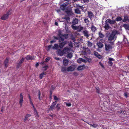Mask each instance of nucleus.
<instances>
[{
  "mask_svg": "<svg viewBox=\"0 0 129 129\" xmlns=\"http://www.w3.org/2000/svg\"><path fill=\"white\" fill-rule=\"evenodd\" d=\"M70 50V48L67 47H66L63 49V51H61L60 50L58 51V54L60 56L63 55L64 53L67 54L68 52Z\"/></svg>",
  "mask_w": 129,
  "mask_h": 129,
  "instance_id": "obj_3",
  "label": "nucleus"
},
{
  "mask_svg": "<svg viewBox=\"0 0 129 129\" xmlns=\"http://www.w3.org/2000/svg\"><path fill=\"white\" fill-rule=\"evenodd\" d=\"M79 8L81 9L82 10H83L84 8L82 6H80V7H79Z\"/></svg>",
  "mask_w": 129,
  "mask_h": 129,
  "instance_id": "obj_59",
  "label": "nucleus"
},
{
  "mask_svg": "<svg viewBox=\"0 0 129 129\" xmlns=\"http://www.w3.org/2000/svg\"><path fill=\"white\" fill-rule=\"evenodd\" d=\"M78 22V20L76 18H75L74 19L72 22V23L73 25H75L77 24Z\"/></svg>",
  "mask_w": 129,
  "mask_h": 129,
  "instance_id": "obj_26",
  "label": "nucleus"
},
{
  "mask_svg": "<svg viewBox=\"0 0 129 129\" xmlns=\"http://www.w3.org/2000/svg\"><path fill=\"white\" fill-rule=\"evenodd\" d=\"M39 65V64L38 63H37L36 64V67H37Z\"/></svg>",
  "mask_w": 129,
  "mask_h": 129,
  "instance_id": "obj_64",
  "label": "nucleus"
},
{
  "mask_svg": "<svg viewBox=\"0 0 129 129\" xmlns=\"http://www.w3.org/2000/svg\"><path fill=\"white\" fill-rule=\"evenodd\" d=\"M97 45L98 47L99 48H101L103 46V45L100 42H98Z\"/></svg>",
  "mask_w": 129,
  "mask_h": 129,
  "instance_id": "obj_28",
  "label": "nucleus"
},
{
  "mask_svg": "<svg viewBox=\"0 0 129 129\" xmlns=\"http://www.w3.org/2000/svg\"><path fill=\"white\" fill-rule=\"evenodd\" d=\"M74 74L75 76H77L78 75L77 73L76 72L74 73Z\"/></svg>",
  "mask_w": 129,
  "mask_h": 129,
  "instance_id": "obj_60",
  "label": "nucleus"
},
{
  "mask_svg": "<svg viewBox=\"0 0 129 129\" xmlns=\"http://www.w3.org/2000/svg\"><path fill=\"white\" fill-rule=\"evenodd\" d=\"M46 73L43 72L40 75L39 78L40 79H42L44 76L46 75Z\"/></svg>",
  "mask_w": 129,
  "mask_h": 129,
  "instance_id": "obj_29",
  "label": "nucleus"
},
{
  "mask_svg": "<svg viewBox=\"0 0 129 129\" xmlns=\"http://www.w3.org/2000/svg\"><path fill=\"white\" fill-rule=\"evenodd\" d=\"M50 57H48L46 58L45 61L46 62H47L50 59Z\"/></svg>",
  "mask_w": 129,
  "mask_h": 129,
  "instance_id": "obj_53",
  "label": "nucleus"
},
{
  "mask_svg": "<svg viewBox=\"0 0 129 129\" xmlns=\"http://www.w3.org/2000/svg\"><path fill=\"white\" fill-rule=\"evenodd\" d=\"M125 41V43H127L128 42L127 41V39L126 38H124L123 39V43H124V41Z\"/></svg>",
  "mask_w": 129,
  "mask_h": 129,
  "instance_id": "obj_52",
  "label": "nucleus"
},
{
  "mask_svg": "<svg viewBox=\"0 0 129 129\" xmlns=\"http://www.w3.org/2000/svg\"><path fill=\"white\" fill-rule=\"evenodd\" d=\"M64 103L66 104V106L68 107H70L71 105V104L70 103H68L66 102H64Z\"/></svg>",
  "mask_w": 129,
  "mask_h": 129,
  "instance_id": "obj_47",
  "label": "nucleus"
},
{
  "mask_svg": "<svg viewBox=\"0 0 129 129\" xmlns=\"http://www.w3.org/2000/svg\"><path fill=\"white\" fill-rule=\"evenodd\" d=\"M56 42V41L55 40H52L50 42L51 43H53Z\"/></svg>",
  "mask_w": 129,
  "mask_h": 129,
  "instance_id": "obj_61",
  "label": "nucleus"
},
{
  "mask_svg": "<svg viewBox=\"0 0 129 129\" xmlns=\"http://www.w3.org/2000/svg\"><path fill=\"white\" fill-rule=\"evenodd\" d=\"M57 103L56 101H55L53 103L52 105L50 106V108H49V109L50 110H52L54 109L55 106Z\"/></svg>",
  "mask_w": 129,
  "mask_h": 129,
  "instance_id": "obj_9",
  "label": "nucleus"
},
{
  "mask_svg": "<svg viewBox=\"0 0 129 129\" xmlns=\"http://www.w3.org/2000/svg\"><path fill=\"white\" fill-rule=\"evenodd\" d=\"M98 35H99V37L100 38H103L104 36V35L102 33L100 32H99L98 33Z\"/></svg>",
  "mask_w": 129,
  "mask_h": 129,
  "instance_id": "obj_32",
  "label": "nucleus"
},
{
  "mask_svg": "<svg viewBox=\"0 0 129 129\" xmlns=\"http://www.w3.org/2000/svg\"><path fill=\"white\" fill-rule=\"evenodd\" d=\"M122 19V18L119 17H118L116 19L115 21H121Z\"/></svg>",
  "mask_w": 129,
  "mask_h": 129,
  "instance_id": "obj_36",
  "label": "nucleus"
},
{
  "mask_svg": "<svg viewBox=\"0 0 129 129\" xmlns=\"http://www.w3.org/2000/svg\"><path fill=\"white\" fill-rule=\"evenodd\" d=\"M88 46L89 47H91L92 46V43L89 41L87 42Z\"/></svg>",
  "mask_w": 129,
  "mask_h": 129,
  "instance_id": "obj_42",
  "label": "nucleus"
},
{
  "mask_svg": "<svg viewBox=\"0 0 129 129\" xmlns=\"http://www.w3.org/2000/svg\"><path fill=\"white\" fill-rule=\"evenodd\" d=\"M59 47V46L58 44H55L54 46L52 47V49H54L57 50Z\"/></svg>",
  "mask_w": 129,
  "mask_h": 129,
  "instance_id": "obj_19",
  "label": "nucleus"
},
{
  "mask_svg": "<svg viewBox=\"0 0 129 129\" xmlns=\"http://www.w3.org/2000/svg\"><path fill=\"white\" fill-rule=\"evenodd\" d=\"M105 49L107 51H110L111 49L112 48V46L110 44H106L105 45Z\"/></svg>",
  "mask_w": 129,
  "mask_h": 129,
  "instance_id": "obj_6",
  "label": "nucleus"
},
{
  "mask_svg": "<svg viewBox=\"0 0 129 129\" xmlns=\"http://www.w3.org/2000/svg\"><path fill=\"white\" fill-rule=\"evenodd\" d=\"M62 19H65L67 23H69L70 18L69 17L66 16L62 18Z\"/></svg>",
  "mask_w": 129,
  "mask_h": 129,
  "instance_id": "obj_30",
  "label": "nucleus"
},
{
  "mask_svg": "<svg viewBox=\"0 0 129 129\" xmlns=\"http://www.w3.org/2000/svg\"><path fill=\"white\" fill-rule=\"evenodd\" d=\"M23 96L22 93H21L20 95V98L19 99V104L20 105V106H22L23 102Z\"/></svg>",
  "mask_w": 129,
  "mask_h": 129,
  "instance_id": "obj_8",
  "label": "nucleus"
},
{
  "mask_svg": "<svg viewBox=\"0 0 129 129\" xmlns=\"http://www.w3.org/2000/svg\"><path fill=\"white\" fill-rule=\"evenodd\" d=\"M75 68V66H71L67 68V71H73Z\"/></svg>",
  "mask_w": 129,
  "mask_h": 129,
  "instance_id": "obj_10",
  "label": "nucleus"
},
{
  "mask_svg": "<svg viewBox=\"0 0 129 129\" xmlns=\"http://www.w3.org/2000/svg\"><path fill=\"white\" fill-rule=\"evenodd\" d=\"M11 10H10L7 12L6 14L4 15L1 18V19L2 20H5L7 19L9 15H11Z\"/></svg>",
  "mask_w": 129,
  "mask_h": 129,
  "instance_id": "obj_5",
  "label": "nucleus"
},
{
  "mask_svg": "<svg viewBox=\"0 0 129 129\" xmlns=\"http://www.w3.org/2000/svg\"><path fill=\"white\" fill-rule=\"evenodd\" d=\"M100 41L102 42H104V40H100Z\"/></svg>",
  "mask_w": 129,
  "mask_h": 129,
  "instance_id": "obj_63",
  "label": "nucleus"
},
{
  "mask_svg": "<svg viewBox=\"0 0 129 129\" xmlns=\"http://www.w3.org/2000/svg\"><path fill=\"white\" fill-rule=\"evenodd\" d=\"M28 98L29 99V101H30V104L32 105V106H33V103L31 99V98L30 96L29 95L28 96Z\"/></svg>",
  "mask_w": 129,
  "mask_h": 129,
  "instance_id": "obj_39",
  "label": "nucleus"
},
{
  "mask_svg": "<svg viewBox=\"0 0 129 129\" xmlns=\"http://www.w3.org/2000/svg\"><path fill=\"white\" fill-rule=\"evenodd\" d=\"M88 124L90 125L92 127H93L94 128H96L98 126V125L96 124H89V123H88Z\"/></svg>",
  "mask_w": 129,
  "mask_h": 129,
  "instance_id": "obj_38",
  "label": "nucleus"
},
{
  "mask_svg": "<svg viewBox=\"0 0 129 129\" xmlns=\"http://www.w3.org/2000/svg\"><path fill=\"white\" fill-rule=\"evenodd\" d=\"M75 12L76 13L80 14L81 13V11L78 8H76L75 10Z\"/></svg>",
  "mask_w": 129,
  "mask_h": 129,
  "instance_id": "obj_34",
  "label": "nucleus"
},
{
  "mask_svg": "<svg viewBox=\"0 0 129 129\" xmlns=\"http://www.w3.org/2000/svg\"><path fill=\"white\" fill-rule=\"evenodd\" d=\"M124 95L126 98H127L128 96L127 94L126 93H125Z\"/></svg>",
  "mask_w": 129,
  "mask_h": 129,
  "instance_id": "obj_58",
  "label": "nucleus"
},
{
  "mask_svg": "<svg viewBox=\"0 0 129 129\" xmlns=\"http://www.w3.org/2000/svg\"><path fill=\"white\" fill-rule=\"evenodd\" d=\"M31 116V115L29 114H27L25 116L24 121H25L28 119V117H30Z\"/></svg>",
  "mask_w": 129,
  "mask_h": 129,
  "instance_id": "obj_37",
  "label": "nucleus"
},
{
  "mask_svg": "<svg viewBox=\"0 0 129 129\" xmlns=\"http://www.w3.org/2000/svg\"><path fill=\"white\" fill-rule=\"evenodd\" d=\"M109 61L108 62V65L109 66H111L113 64V63L112 62V61H114V59L113 58H109Z\"/></svg>",
  "mask_w": 129,
  "mask_h": 129,
  "instance_id": "obj_13",
  "label": "nucleus"
},
{
  "mask_svg": "<svg viewBox=\"0 0 129 129\" xmlns=\"http://www.w3.org/2000/svg\"><path fill=\"white\" fill-rule=\"evenodd\" d=\"M82 1L85 3H87L89 2V0H82Z\"/></svg>",
  "mask_w": 129,
  "mask_h": 129,
  "instance_id": "obj_55",
  "label": "nucleus"
},
{
  "mask_svg": "<svg viewBox=\"0 0 129 129\" xmlns=\"http://www.w3.org/2000/svg\"><path fill=\"white\" fill-rule=\"evenodd\" d=\"M65 7L62 5L61 6L60 8L61 10H64L65 9Z\"/></svg>",
  "mask_w": 129,
  "mask_h": 129,
  "instance_id": "obj_49",
  "label": "nucleus"
},
{
  "mask_svg": "<svg viewBox=\"0 0 129 129\" xmlns=\"http://www.w3.org/2000/svg\"><path fill=\"white\" fill-rule=\"evenodd\" d=\"M96 92L97 93H98L100 94V93L99 92L100 90H99V89L98 87H96Z\"/></svg>",
  "mask_w": 129,
  "mask_h": 129,
  "instance_id": "obj_51",
  "label": "nucleus"
},
{
  "mask_svg": "<svg viewBox=\"0 0 129 129\" xmlns=\"http://www.w3.org/2000/svg\"><path fill=\"white\" fill-rule=\"evenodd\" d=\"M107 21L110 24H114L116 23L115 20H112L111 19H107Z\"/></svg>",
  "mask_w": 129,
  "mask_h": 129,
  "instance_id": "obj_23",
  "label": "nucleus"
},
{
  "mask_svg": "<svg viewBox=\"0 0 129 129\" xmlns=\"http://www.w3.org/2000/svg\"><path fill=\"white\" fill-rule=\"evenodd\" d=\"M83 29V28L82 27H78L77 31H78L80 32Z\"/></svg>",
  "mask_w": 129,
  "mask_h": 129,
  "instance_id": "obj_44",
  "label": "nucleus"
},
{
  "mask_svg": "<svg viewBox=\"0 0 129 129\" xmlns=\"http://www.w3.org/2000/svg\"><path fill=\"white\" fill-rule=\"evenodd\" d=\"M69 3V1H67L65 3H64L63 5L66 7L68 4Z\"/></svg>",
  "mask_w": 129,
  "mask_h": 129,
  "instance_id": "obj_46",
  "label": "nucleus"
},
{
  "mask_svg": "<svg viewBox=\"0 0 129 129\" xmlns=\"http://www.w3.org/2000/svg\"><path fill=\"white\" fill-rule=\"evenodd\" d=\"M85 68V66L84 65L80 66L78 67L77 68V70L78 71L83 70H84Z\"/></svg>",
  "mask_w": 129,
  "mask_h": 129,
  "instance_id": "obj_18",
  "label": "nucleus"
},
{
  "mask_svg": "<svg viewBox=\"0 0 129 129\" xmlns=\"http://www.w3.org/2000/svg\"><path fill=\"white\" fill-rule=\"evenodd\" d=\"M83 51L85 53H90V50L88 47H83Z\"/></svg>",
  "mask_w": 129,
  "mask_h": 129,
  "instance_id": "obj_14",
  "label": "nucleus"
},
{
  "mask_svg": "<svg viewBox=\"0 0 129 129\" xmlns=\"http://www.w3.org/2000/svg\"><path fill=\"white\" fill-rule=\"evenodd\" d=\"M128 20V17L126 16H125L123 21V22H125L127 21Z\"/></svg>",
  "mask_w": 129,
  "mask_h": 129,
  "instance_id": "obj_41",
  "label": "nucleus"
},
{
  "mask_svg": "<svg viewBox=\"0 0 129 129\" xmlns=\"http://www.w3.org/2000/svg\"><path fill=\"white\" fill-rule=\"evenodd\" d=\"M104 28L106 29H108L109 28V25L107 23H105Z\"/></svg>",
  "mask_w": 129,
  "mask_h": 129,
  "instance_id": "obj_35",
  "label": "nucleus"
},
{
  "mask_svg": "<svg viewBox=\"0 0 129 129\" xmlns=\"http://www.w3.org/2000/svg\"><path fill=\"white\" fill-rule=\"evenodd\" d=\"M55 59L56 60H60V58H59L55 57Z\"/></svg>",
  "mask_w": 129,
  "mask_h": 129,
  "instance_id": "obj_62",
  "label": "nucleus"
},
{
  "mask_svg": "<svg viewBox=\"0 0 129 129\" xmlns=\"http://www.w3.org/2000/svg\"><path fill=\"white\" fill-rule=\"evenodd\" d=\"M67 44V42L65 41L63 42L62 43H60L59 44V47L60 48H63V46L66 44Z\"/></svg>",
  "mask_w": 129,
  "mask_h": 129,
  "instance_id": "obj_12",
  "label": "nucleus"
},
{
  "mask_svg": "<svg viewBox=\"0 0 129 129\" xmlns=\"http://www.w3.org/2000/svg\"><path fill=\"white\" fill-rule=\"evenodd\" d=\"M41 94L40 91L39 90L38 94V98L39 99V100L40 101L41 99H42V98L44 97V94L43 93H42V96H41Z\"/></svg>",
  "mask_w": 129,
  "mask_h": 129,
  "instance_id": "obj_17",
  "label": "nucleus"
},
{
  "mask_svg": "<svg viewBox=\"0 0 129 129\" xmlns=\"http://www.w3.org/2000/svg\"><path fill=\"white\" fill-rule=\"evenodd\" d=\"M56 107L57 108L58 110H59L60 109V106H59V104H57V106H56Z\"/></svg>",
  "mask_w": 129,
  "mask_h": 129,
  "instance_id": "obj_54",
  "label": "nucleus"
},
{
  "mask_svg": "<svg viewBox=\"0 0 129 129\" xmlns=\"http://www.w3.org/2000/svg\"><path fill=\"white\" fill-rule=\"evenodd\" d=\"M54 98L55 100H58L59 99V98L55 95L54 96Z\"/></svg>",
  "mask_w": 129,
  "mask_h": 129,
  "instance_id": "obj_50",
  "label": "nucleus"
},
{
  "mask_svg": "<svg viewBox=\"0 0 129 129\" xmlns=\"http://www.w3.org/2000/svg\"><path fill=\"white\" fill-rule=\"evenodd\" d=\"M87 14L88 17L90 18H91L94 15L93 13L91 12L88 11Z\"/></svg>",
  "mask_w": 129,
  "mask_h": 129,
  "instance_id": "obj_21",
  "label": "nucleus"
},
{
  "mask_svg": "<svg viewBox=\"0 0 129 129\" xmlns=\"http://www.w3.org/2000/svg\"><path fill=\"white\" fill-rule=\"evenodd\" d=\"M60 32V31L59 32V34L58 35V36L60 37L59 38L55 36H54V38L55 39L59 40L60 42L63 41L64 40V38L65 39L68 38V35L66 34L64 35L62 34Z\"/></svg>",
  "mask_w": 129,
  "mask_h": 129,
  "instance_id": "obj_2",
  "label": "nucleus"
},
{
  "mask_svg": "<svg viewBox=\"0 0 129 129\" xmlns=\"http://www.w3.org/2000/svg\"><path fill=\"white\" fill-rule=\"evenodd\" d=\"M48 68V66H46L43 67V69L44 71H46Z\"/></svg>",
  "mask_w": 129,
  "mask_h": 129,
  "instance_id": "obj_45",
  "label": "nucleus"
},
{
  "mask_svg": "<svg viewBox=\"0 0 129 129\" xmlns=\"http://www.w3.org/2000/svg\"><path fill=\"white\" fill-rule=\"evenodd\" d=\"M123 27L126 29L129 30V25L128 24H124Z\"/></svg>",
  "mask_w": 129,
  "mask_h": 129,
  "instance_id": "obj_33",
  "label": "nucleus"
},
{
  "mask_svg": "<svg viewBox=\"0 0 129 129\" xmlns=\"http://www.w3.org/2000/svg\"><path fill=\"white\" fill-rule=\"evenodd\" d=\"M33 107L34 108V114L35 116L36 117V118L38 117L39 116L37 110L34 107V105H33Z\"/></svg>",
  "mask_w": 129,
  "mask_h": 129,
  "instance_id": "obj_16",
  "label": "nucleus"
},
{
  "mask_svg": "<svg viewBox=\"0 0 129 129\" xmlns=\"http://www.w3.org/2000/svg\"><path fill=\"white\" fill-rule=\"evenodd\" d=\"M94 55L99 59H101L102 58V56L96 52H94Z\"/></svg>",
  "mask_w": 129,
  "mask_h": 129,
  "instance_id": "obj_15",
  "label": "nucleus"
},
{
  "mask_svg": "<svg viewBox=\"0 0 129 129\" xmlns=\"http://www.w3.org/2000/svg\"><path fill=\"white\" fill-rule=\"evenodd\" d=\"M24 59V58H22V59L19 62L17 63V66L18 68L19 66H20V65L23 62Z\"/></svg>",
  "mask_w": 129,
  "mask_h": 129,
  "instance_id": "obj_20",
  "label": "nucleus"
},
{
  "mask_svg": "<svg viewBox=\"0 0 129 129\" xmlns=\"http://www.w3.org/2000/svg\"><path fill=\"white\" fill-rule=\"evenodd\" d=\"M8 59L7 58L5 60L4 62V64L5 67H7L8 66Z\"/></svg>",
  "mask_w": 129,
  "mask_h": 129,
  "instance_id": "obj_31",
  "label": "nucleus"
},
{
  "mask_svg": "<svg viewBox=\"0 0 129 129\" xmlns=\"http://www.w3.org/2000/svg\"><path fill=\"white\" fill-rule=\"evenodd\" d=\"M70 50H71L69 51H68V53H67V57L69 58H71L73 56V55L72 54L70 53H69Z\"/></svg>",
  "mask_w": 129,
  "mask_h": 129,
  "instance_id": "obj_25",
  "label": "nucleus"
},
{
  "mask_svg": "<svg viewBox=\"0 0 129 129\" xmlns=\"http://www.w3.org/2000/svg\"><path fill=\"white\" fill-rule=\"evenodd\" d=\"M82 33L84 36L86 37L87 38H88L89 37V32L87 30H83L82 32Z\"/></svg>",
  "mask_w": 129,
  "mask_h": 129,
  "instance_id": "obj_7",
  "label": "nucleus"
},
{
  "mask_svg": "<svg viewBox=\"0 0 129 129\" xmlns=\"http://www.w3.org/2000/svg\"><path fill=\"white\" fill-rule=\"evenodd\" d=\"M72 28L74 30H77L78 27L74 26L72 25Z\"/></svg>",
  "mask_w": 129,
  "mask_h": 129,
  "instance_id": "obj_48",
  "label": "nucleus"
},
{
  "mask_svg": "<svg viewBox=\"0 0 129 129\" xmlns=\"http://www.w3.org/2000/svg\"><path fill=\"white\" fill-rule=\"evenodd\" d=\"M61 70L62 72L64 73L67 70V68L66 67H63L62 68Z\"/></svg>",
  "mask_w": 129,
  "mask_h": 129,
  "instance_id": "obj_43",
  "label": "nucleus"
},
{
  "mask_svg": "<svg viewBox=\"0 0 129 129\" xmlns=\"http://www.w3.org/2000/svg\"><path fill=\"white\" fill-rule=\"evenodd\" d=\"M118 34V32L116 30L113 31L112 34L108 38V40L109 41H114L117 37V36Z\"/></svg>",
  "mask_w": 129,
  "mask_h": 129,
  "instance_id": "obj_1",
  "label": "nucleus"
},
{
  "mask_svg": "<svg viewBox=\"0 0 129 129\" xmlns=\"http://www.w3.org/2000/svg\"><path fill=\"white\" fill-rule=\"evenodd\" d=\"M66 12L68 15H71L72 14V11L71 10H67L66 11Z\"/></svg>",
  "mask_w": 129,
  "mask_h": 129,
  "instance_id": "obj_24",
  "label": "nucleus"
},
{
  "mask_svg": "<svg viewBox=\"0 0 129 129\" xmlns=\"http://www.w3.org/2000/svg\"><path fill=\"white\" fill-rule=\"evenodd\" d=\"M68 60L66 59H64L63 60V64L65 66L67 65L68 64Z\"/></svg>",
  "mask_w": 129,
  "mask_h": 129,
  "instance_id": "obj_22",
  "label": "nucleus"
},
{
  "mask_svg": "<svg viewBox=\"0 0 129 129\" xmlns=\"http://www.w3.org/2000/svg\"><path fill=\"white\" fill-rule=\"evenodd\" d=\"M51 45H50L49 46H48V50H49L51 48Z\"/></svg>",
  "mask_w": 129,
  "mask_h": 129,
  "instance_id": "obj_57",
  "label": "nucleus"
},
{
  "mask_svg": "<svg viewBox=\"0 0 129 129\" xmlns=\"http://www.w3.org/2000/svg\"><path fill=\"white\" fill-rule=\"evenodd\" d=\"M99 64L103 68H104V66L101 62H99Z\"/></svg>",
  "mask_w": 129,
  "mask_h": 129,
  "instance_id": "obj_56",
  "label": "nucleus"
},
{
  "mask_svg": "<svg viewBox=\"0 0 129 129\" xmlns=\"http://www.w3.org/2000/svg\"><path fill=\"white\" fill-rule=\"evenodd\" d=\"M84 59H82L81 58H79L77 60V62L79 63H81V62H84L86 63L87 62H90L91 61V60L89 58L86 57H84Z\"/></svg>",
  "mask_w": 129,
  "mask_h": 129,
  "instance_id": "obj_4",
  "label": "nucleus"
},
{
  "mask_svg": "<svg viewBox=\"0 0 129 129\" xmlns=\"http://www.w3.org/2000/svg\"><path fill=\"white\" fill-rule=\"evenodd\" d=\"M25 58L27 60H33L35 59V58L34 57L30 55H27L25 57Z\"/></svg>",
  "mask_w": 129,
  "mask_h": 129,
  "instance_id": "obj_11",
  "label": "nucleus"
},
{
  "mask_svg": "<svg viewBox=\"0 0 129 129\" xmlns=\"http://www.w3.org/2000/svg\"><path fill=\"white\" fill-rule=\"evenodd\" d=\"M84 21L87 25H89V21L87 19L85 18L84 20Z\"/></svg>",
  "mask_w": 129,
  "mask_h": 129,
  "instance_id": "obj_40",
  "label": "nucleus"
},
{
  "mask_svg": "<svg viewBox=\"0 0 129 129\" xmlns=\"http://www.w3.org/2000/svg\"><path fill=\"white\" fill-rule=\"evenodd\" d=\"M91 28L92 32H94L97 30L96 28L93 25H92Z\"/></svg>",
  "mask_w": 129,
  "mask_h": 129,
  "instance_id": "obj_27",
  "label": "nucleus"
}]
</instances>
